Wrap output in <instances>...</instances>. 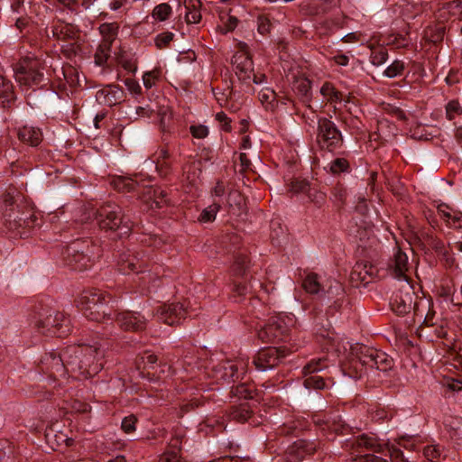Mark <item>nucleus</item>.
Instances as JSON below:
<instances>
[{"label": "nucleus", "instance_id": "obj_49", "mask_svg": "<svg viewBox=\"0 0 462 462\" xmlns=\"http://www.w3.org/2000/svg\"><path fill=\"white\" fill-rule=\"evenodd\" d=\"M231 393L240 399L252 400L254 398V389L248 383H239L233 386Z\"/></svg>", "mask_w": 462, "mask_h": 462}, {"label": "nucleus", "instance_id": "obj_16", "mask_svg": "<svg viewBox=\"0 0 462 462\" xmlns=\"http://www.w3.org/2000/svg\"><path fill=\"white\" fill-rule=\"evenodd\" d=\"M319 448L320 442L319 440L300 439L286 448L284 457L288 462H301L313 456Z\"/></svg>", "mask_w": 462, "mask_h": 462}, {"label": "nucleus", "instance_id": "obj_22", "mask_svg": "<svg viewBox=\"0 0 462 462\" xmlns=\"http://www.w3.org/2000/svg\"><path fill=\"white\" fill-rule=\"evenodd\" d=\"M316 424L328 439H333V435H344L350 431V427L338 414L325 415L323 419H318Z\"/></svg>", "mask_w": 462, "mask_h": 462}, {"label": "nucleus", "instance_id": "obj_20", "mask_svg": "<svg viewBox=\"0 0 462 462\" xmlns=\"http://www.w3.org/2000/svg\"><path fill=\"white\" fill-rule=\"evenodd\" d=\"M416 298L412 287L401 289L393 294L390 300L391 309L399 316L408 314L412 309L416 311L417 303L414 301Z\"/></svg>", "mask_w": 462, "mask_h": 462}, {"label": "nucleus", "instance_id": "obj_64", "mask_svg": "<svg viewBox=\"0 0 462 462\" xmlns=\"http://www.w3.org/2000/svg\"><path fill=\"white\" fill-rule=\"evenodd\" d=\"M276 98V93L271 88H263L259 93V100L263 104H272Z\"/></svg>", "mask_w": 462, "mask_h": 462}, {"label": "nucleus", "instance_id": "obj_39", "mask_svg": "<svg viewBox=\"0 0 462 462\" xmlns=\"http://www.w3.org/2000/svg\"><path fill=\"white\" fill-rule=\"evenodd\" d=\"M116 60L119 65L128 72L134 73L137 69V58L135 54L120 49L116 53Z\"/></svg>", "mask_w": 462, "mask_h": 462}, {"label": "nucleus", "instance_id": "obj_46", "mask_svg": "<svg viewBox=\"0 0 462 462\" xmlns=\"http://www.w3.org/2000/svg\"><path fill=\"white\" fill-rule=\"evenodd\" d=\"M319 92L326 99V103L337 104L342 101V93L337 90L330 82H325L321 86Z\"/></svg>", "mask_w": 462, "mask_h": 462}, {"label": "nucleus", "instance_id": "obj_6", "mask_svg": "<svg viewBox=\"0 0 462 462\" xmlns=\"http://www.w3.org/2000/svg\"><path fill=\"white\" fill-rule=\"evenodd\" d=\"M315 143L321 152L336 153L344 147L345 138L342 131L332 120V117L317 118Z\"/></svg>", "mask_w": 462, "mask_h": 462}, {"label": "nucleus", "instance_id": "obj_24", "mask_svg": "<svg viewBox=\"0 0 462 462\" xmlns=\"http://www.w3.org/2000/svg\"><path fill=\"white\" fill-rule=\"evenodd\" d=\"M136 366L143 375L145 371H147L148 375L151 370L154 371L152 374L153 376L155 374L159 376L161 373H165V368L168 370L171 368L166 363H162L161 360L159 361L158 356L151 350H146L137 356Z\"/></svg>", "mask_w": 462, "mask_h": 462}, {"label": "nucleus", "instance_id": "obj_42", "mask_svg": "<svg viewBox=\"0 0 462 462\" xmlns=\"http://www.w3.org/2000/svg\"><path fill=\"white\" fill-rule=\"evenodd\" d=\"M170 445L173 449L165 451L161 456L159 462H185L180 455L181 449L180 439L178 437L171 439Z\"/></svg>", "mask_w": 462, "mask_h": 462}, {"label": "nucleus", "instance_id": "obj_8", "mask_svg": "<svg viewBox=\"0 0 462 462\" xmlns=\"http://www.w3.org/2000/svg\"><path fill=\"white\" fill-rule=\"evenodd\" d=\"M371 350H374V348L363 344L357 343L352 346L349 360L344 364L343 371L350 377L360 378L365 369L372 368L374 353Z\"/></svg>", "mask_w": 462, "mask_h": 462}, {"label": "nucleus", "instance_id": "obj_23", "mask_svg": "<svg viewBox=\"0 0 462 462\" xmlns=\"http://www.w3.org/2000/svg\"><path fill=\"white\" fill-rule=\"evenodd\" d=\"M152 162L155 163V169L161 178H168L173 171L174 157L169 144L160 146L152 155Z\"/></svg>", "mask_w": 462, "mask_h": 462}, {"label": "nucleus", "instance_id": "obj_15", "mask_svg": "<svg viewBox=\"0 0 462 462\" xmlns=\"http://www.w3.org/2000/svg\"><path fill=\"white\" fill-rule=\"evenodd\" d=\"M80 377L88 378L97 374L103 368V353L94 346L81 345Z\"/></svg>", "mask_w": 462, "mask_h": 462}, {"label": "nucleus", "instance_id": "obj_52", "mask_svg": "<svg viewBox=\"0 0 462 462\" xmlns=\"http://www.w3.org/2000/svg\"><path fill=\"white\" fill-rule=\"evenodd\" d=\"M306 196L309 200L318 208H321L326 203V193L319 190L312 184L310 187V190L306 193Z\"/></svg>", "mask_w": 462, "mask_h": 462}, {"label": "nucleus", "instance_id": "obj_12", "mask_svg": "<svg viewBox=\"0 0 462 462\" xmlns=\"http://www.w3.org/2000/svg\"><path fill=\"white\" fill-rule=\"evenodd\" d=\"M346 291L343 284L335 279H328L324 283L319 300L328 305V312L337 311L343 305Z\"/></svg>", "mask_w": 462, "mask_h": 462}, {"label": "nucleus", "instance_id": "obj_45", "mask_svg": "<svg viewBox=\"0 0 462 462\" xmlns=\"http://www.w3.org/2000/svg\"><path fill=\"white\" fill-rule=\"evenodd\" d=\"M325 169L332 175L349 173L351 171L349 162L343 157H337L332 160Z\"/></svg>", "mask_w": 462, "mask_h": 462}, {"label": "nucleus", "instance_id": "obj_30", "mask_svg": "<svg viewBox=\"0 0 462 462\" xmlns=\"http://www.w3.org/2000/svg\"><path fill=\"white\" fill-rule=\"evenodd\" d=\"M17 138L24 144L31 147H38L43 140V134L39 127L23 125L18 129Z\"/></svg>", "mask_w": 462, "mask_h": 462}, {"label": "nucleus", "instance_id": "obj_1", "mask_svg": "<svg viewBox=\"0 0 462 462\" xmlns=\"http://www.w3.org/2000/svg\"><path fill=\"white\" fill-rule=\"evenodd\" d=\"M0 214L5 231L14 237L25 238L37 226L38 217L33 208L20 195H3Z\"/></svg>", "mask_w": 462, "mask_h": 462}, {"label": "nucleus", "instance_id": "obj_29", "mask_svg": "<svg viewBox=\"0 0 462 462\" xmlns=\"http://www.w3.org/2000/svg\"><path fill=\"white\" fill-rule=\"evenodd\" d=\"M418 239L420 241L423 249L427 245L439 255H448L443 240L435 235L432 228H421L419 231Z\"/></svg>", "mask_w": 462, "mask_h": 462}, {"label": "nucleus", "instance_id": "obj_9", "mask_svg": "<svg viewBox=\"0 0 462 462\" xmlns=\"http://www.w3.org/2000/svg\"><path fill=\"white\" fill-rule=\"evenodd\" d=\"M38 368L53 383L57 382V386L59 387L62 386L64 382L68 380L62 351L60 353L55 351L45 353L38 365Z\"/></svg>", "mask_w": 462, "mask_h": 462}, {"label": "nucleus", "instance_id": "obj_17", "mask_svg": "<svg viewBox=\"0 0 462 462\" xmlns=\"http://www.w3.org/2000/svg\"><path fill=\"white\" fill-rule=\"evenodd\" d=\"M156 315L161 321L167 325H179L189 315L188 302L184 300L183 302L164 303L158 307Z\"/></svg>", "mask_w": 462, "mask_h": 462}, {"label": "nucleus", "instance_id": "obj_11", "mask_svg": "<svg viewBox=\"0 0 462 462\" xmlns=\"http://www.w3.org/2000/svg\"><path fill=\"white\" fill-rule=\"evenodd\" d=\"M293 351L287 346L263 347L254 356L253 364L258 371L265 372L272 370L278 366Z\"/></svg>", "mask_w": 462, "mask_h": 462}, {"label": "nucleus", "instance_id": "obj_33", "mask_svg": "<svg viewBox=\"0 0 462 462\" xmlns=\"http://www.w3.org/2000/svg\"><path fill=\"white\" fill-rule=\"evenodd\" d=\"M16 100L14 85L11 80L0 75V103L4 108L10 107Z\"/></svg>", "mask_w": 462, "mask_h": 462}, {"label": "nucleus", "instance_id": "obj_60", "mask_svg": "<svg viewBox=\"0 0 462 462\" xmlns=\"http://www.w3.org/2000/svg\"><path fill=\"white\" fill-rule=\"evenodd\" d=\"M161 71L159 69H153L147 71L143 76V85L147 89H150L155 85V82L160 79Z\"/></svg>", "mask_w": 462, "mask_h": 462}, {"label": "nucleus", "instance_id": "obj_19", "mask_svg": "<svg viewBox=\"0 0 462 462\" xmlns=\"http://www.w3.org/2000/svg\"><path fill=\"white\" fill-rule=\"evenodd\" d=\"M148 259L143 253H124L117 260L118 271L123 274L143 273L148 267Z\"/></svg>", "mask_w": 462, "mask_h": 462}, {"label": "nucleus", "instance_id": "obj_63", "mask_svg": "<svg viewBox=\"0 0 462 462\" xmlns=\"http://www.w3.org/2000/svg\"><path fill=\"white\" fill-rule=\"evenodd\" d=\"M258 32L265 35L271 32L272 23L265 15H259L257 18Z\"/></svg>", "mask_w": 462, "mask_h": 462}, {"label": "nucleus", "instance_id": "obj_58", "mask_svg": "<svg viewBox=\"0 0 462 462\" xmlns=\"http://www.w3.org/2000/svg\"><path fill=\"white\" fill-rule=\"evenodd\" d=\"M252 285L250 282H235L233 287V298L243 297L248 293H251Z\"/></svg>", "mask_w": 462, "mask_h": 462}, {"label": "nucleus", "instance_id": "obj_44", "mask_svg": "<svg viewBox=\"0 0 462 462\" xmlns=\"http://www.w3.org/2000/svg\"><path fill=\"white\" fill-rule=\"evenodd\" d=\"M250 265L249 256L245 253H237L235 256L232 267L233 273L236 276H246Z\"/></svg>", "mask_w": 462, "mask_h": 462}, {"label": "nucleus", "instance_id": "obj_41", "mask_svg": "<svg viewBox=\"0 0 462 462\" xmlns=\"http://www.w3.org/2000/svg\"><path fill=\"white\" fill-rule=\"evenodd\" d=\"M99 32L102 36L100 42L113 45L118 34L119 26L116 23H104L100 24Z\"/></svg>", "mask_w": 462, "mask_h": 462}, {"label": "nucleus", "instance_id": "obj_54", "mask_svg": "<svg viewBox=\"0 0 462 462\" xmlns=\"http://www.w3.org/2000/svg\"><path fill=\"white\" fill-rule=\"evenodd\" d=\"M442 451V447L438 444L427 445L423 448V455L430 462L437 461L440 457Z\"/></svg>", "mask_w": 462, "mask_h": 462}, {"label": "nucleus", "instance_id": "obj_43", "mask_svg": "<svg viewBox=\"0 0 462 462\" xmlns=\"http://www.w3.org/2000/svg\"><path fill=\"white\" fill-rule=\"evenodd\" d=\"M112 45L100 42L94 53V63L99 67L108 66V61L111 59Z\"/></svg>", "mask_w": 462, "mask_h": 462}, {"label": "nucleus", "instance_id": "obj_27", "mask_svg": "<svg viewBox=\"0 0 462 462\" xmlns=\"http://www.w3.org/2000/svg\"><path fill=\"white\" fill-rule=\"evenodd\" d=\"M106 298L113 300L112 296L106 291L92 288L83 291L76 302L78 308L82 311L83 315H85V312L91 310L97 302H99L100 300H106Z\"/></svg>", "mask_w": 462, "mask_h": 462}, {"label": "nucleus", "instance_id": "obj_57", "mask_svg": "<svg viewBox=\"0 0 462 462\" xmlns=\"http://www.w3.org/2000/svg\"><path fill=\"white\" fill-rule=\"evenodd\" d=\"M370 59L373 65L380 66L387 60L388 51L384 48L373 49Z\"/></svg>", "mask_w": 462, "mask_h": 462}, {"label": "nucleus", "instance_id": "obj_3", "mask_svg": "<svg viewBox=\"0 0 462 462\" xmlns=\"http://www.w3.org/2000/svg\"><path fill=\"white\" fill-rule=\"evenodd\" d=\"M97 224L101 231L114 236V238L128 236L133 222L119 205L107 202L100 206L96 212Z\"/></svg>", "mask_w": 462, "mask_h": 462}, {"label": "nucleus", "instance_id": "obj_37", "mask_svg": "<svg viewBox=\"0 0 462 462\" xmlns=\"http://www.w3.org/2000/svg\"><path fill=\"white\" fill-rule=\"evenodd\" d=\"M439 12L440 18L462 20V0H453L444 4Z\"/></svg>", "mask_w": 462, "mask_h": 462}, {"label": "nucleus", "instance_id": "obj_2", "mask_svg": "<svg viewBox=\"0 0 462 462\" xmlns=\"http://www.w3.org/2000/svg\"><path fill=\"white\" fill-rule=\"evenodd\" d=\"M43 61L34 55L21 58L13 64L14 77L20 89L29 97L36 89H45L50 80L44 75Z\"/></svg>", "mask_w": 462, "mask_h": 462}, {"label": "nucleus", "instance_id": "obj_61", "mask_svg": "<svg viewBox=\"0 0 462 462\" xmlns=\"http://www.w3.org/2000/svg\"><path fill=\"white\" fill-rule=\"evenodd\" d=\"M137 421L138 420L134 414L125 417L121 423L122 430L127 434L133 433L136 429Z\"/></svg>", "mask_w": 462, "mask_h": 462}, {"label": "nucleus", "instance_id": "obj_13", "mask_svg": "<svg viewBox=\"0 0 462 462\" xmlns=\"http://www.w3.org/2000/svg\"><path fill=\"white\" fill-rule=\"evenodd\" d=\"M291 330L285 322L279 319H272L257 332L258 338L263 343L287 342L291 339Z\"/></svg>", "mask_w": 462, "mask_h": 462}, {"label": "nucleus", "instance_id": "obj_34", "mask_svg": "<svg viewBox=\"0 0 462 462\" xmlns=\"http://www.w3.org/2000/svg\"><path fill=\"white\" fill-rule=\"evenodd\" d=\"M111 185L119 192L129 193L138 190L139 183L136 180L126 176H115Z\"/></svg>", "mask_w": 462, "mask_h": 462}, {"label": "nucleus", "instance_id": "obj_48", "mask_svg": "<svg viewBox=\"0 0 462 462\" xmlns=\"http://www.w3.org/2000/svg\"><path fill=\"white\" fill-rule=\"evenodd\" d=\"M0 462H17L14 447L8 440L0 441Z\"/></svg>", "mask_w": 462, "mask_h": 462}, {"label": "nucleus", "instance_id": "obj_14", "mask_svg": "<svg viewBox=\"0 0 462 462\" xmlns=\"http://www.w3.org/2000/svg\"><path fill=\"white\" fill-rule=\"evenodd\" d=\"M240 51L236 52L231 59V64L239 81L250 84L254 72V61L245 42H240Z\"/></svg>", "mask_w": 462, "mask_h": 462}, {"label": "nucleus", "instance_id": "obj_32", "mask_svg": "<svg viewBox=\"0 0 462 462\" xmlns=\"http://www.w3.org/2000/svg\"><path fill=\"white\" fill-rule=\"evenodd\" d=\"M112 300H109V298H106V300H100L99 302H97L95 304V307L91 309V310H88V312H85V317L92 321L96 322H102L105 320H110L113 321V317H111V313L108 312V303Z\"/></svg>", "mask_w": 462, "mask_h": 462}, {"label": "nucleus", "instance_id": "obj_50", "mask_svg": "<svg viewBox=\"0 0 462 462\" xmlns=\"http://www.w3.org/2000/svg\"><path fill=\"white\" fill-rule=\"evenodd\" d=\"M311 183L306 180L294 178L288 185V191L293 195L305 194L310 190Z\"/></svg>", "mask_w": 462, "mask_h": 462}, {"label": "nucleus", "instance_id": "obj_10", "mask_svg": "<svg viewBox=\"0 0 462 462\" xmlns=\"http://www.w3.org/2000/svg\"><path fill=\"white\" fill-rule=\"evenodd\" d=\"M328 367V358H313L302 369L304 375L303 385L309 390H324L333 384L330 378H325L319 373Z\"/></svg>", "mask_w": 462, "mask_h": 462}, {"label": "nucleus", "instance_id": "obj_25", "mask_svg": "<svg viewBox=\"0 0 462 462\" xmlns=\"http://www.w3.org/2000/svg\"><path fill=\"white\" fill-rule=\"evenodd\" d=\"M387 267L393 276L399 280L407 281L408 276L406 273L409 270L408 255L398 244L393 248V254L388 261Z\"/></svg>", "mask_w": 462, "mask_h": 462}, {"label": "nucleus", "instance_id": "obj_55", "mask_svg": "<svg viewBox=\"0 0 462 462\" xmlns=\"http://www.w3.org/2000/svg\"><path fill=\"white\" fill-rule=\"evenodd\" d=\"M446 118L449 121L455 119L456 116L462 115V106L458 100L452 99L445 106Z\"/></svg>", "mask_w": 462, "mask_h": 462}, {"label": "nucleus", "instance_id": "obj_56", "mask_svg": "<svg viewBox=\"0 0 462 462\" xmlns=\"http://www.w3.org/2000/svg\"><path fill=\"white\" fill-rule=\"evenodd\" d=\"M171 14V7L168 4H160L152 11V16L159 21L167 20Z\"/></svg>", "mask_w": 462, "mask_h": 462}, {"label": "nucleus", "instance_id": "obj_28", "mask_svg": "<svg viewBox=\"0 0 462 462\" xmlns=\"http://www.w3.org/2000/svg\"><path fill=\"white\" fill-rule=\"evenodd\" d=\"M125 91L116 85H107L98 90L96 95L97 101L104 106H113L125 100Z\"/></svg>", "mask_w": 462, "mask_h": 462}, {"label": "nucleus", "instance_id": "obj_18", "mask_svg": "<svg viewBox=\"0 0 462 462\" xmlns=\"http://www.w3.org/2000/svg\"><path fill=\"white\" fill-rule=\"evenodd\" d=\"M113 321L125 331L142 332L147 327L148 319L141 312L125 310L115 313Z\"/></svg>", "mask_w": 462, "mask_h": 462}, {"label": "nucleus", "instance_id": "obj_21", "mask_svg": "<svg viewBox=\"0 0 462 462\" xmlns=\"http://www.w3.org/2000/svg\"><path fill=\"white\" fill-rule=\"evenodd\" d=\"M47 37L57 41H76L79 37L80 30L71 23H66L62 19L52 21L50 28L45 29Z\"/></svg>", "mask_w": 462, "mask_h": 462}, {"label": "nucleus", "instance_id": "obj_5", "mask_svg": "<svg viewBox=\"0 0 462 462\" xmlns=\"http://www.w3.org/2000/svg\"><path fill=\"white\" fill-rule=\"evenodd\" d=\"M32 324L37 332L49 337H65L72 330L70 319L64 312L48 307L34 315Z\"/></svg>", "mask_w": 462, "mask_h": 462}, {"label": "nucleus", "instance_id": "obj_35", "mask_svg": "<svg viewBox=\"0 0 462 462\" xmlns=\"http://www.w3.org/2000/svg\"><path fill=\"white\" fill-rule=\"evenodd\" d=\"M365 261L357 262L350 273V282L352 286L359 287L360 285L366 286L370 280L367 278V271L365 270Z\"/></svg>", "mask_w": 462, "mask_h": 462}, {"label": "nucleus", "instance_id": "obj_26", "mask_svg": "<svg viewBox=\"0 0 462 462\" xmlns=\"http://www.w3.org/2000/svg\"><path fill=\"white\" fill-rule=\"evenodd\" d=\"M82 353L81 345L69 346L62 349L64 366L67 370V375L70 374L72 377L79 378L80 370V356Z\"/></svg>", "mask_w": 462, "mask_h": 462}, {"label": "nucleus", "instance_id": "obj_47", "mask_svg": "<svg viewBox=\"0 0 462 462\" xmlns=\"http://www.w3.org/2000/svg\"><path fill=\"white\" fill-rule=\"evenodd\" d=\"M253 414L252 410L250 409L247 403L240 404L239 406H234L230 411L229 416L232 420L244 423L251 418Z\"/></svg>", "mask_w": 462, "mask_h": 462}, {"label": "nucleus", "instance_id": "obj_38", "mask_svg": "<svg viewBox=\"0 0 462 462\" xmlns=\"http://www.w3.org/2000/svg\"><path fill=\"white\" fill-rule=\"evenodd\" d=\"M245 374V365L241 364H231L228 363L223 367L221 379L226 383H235L240 378L243 379V375Z\"/></svg>", "mask_w": 462, "mask_h": 462}, {"label": "nucleus", "instance_id": "obj_7", "mask_svg": "<svg viewBox=\"0 0 462 462\" xmlns=\"http://www.w3.org/2000/svg\"><path fill=\"white\" fill-rule=\"evenodd\" d=\"M351 447L358 453L374 451L383 456H388L392 462H409L403 452L389 442H383L374 434H361L351 440Z\"/></svg>", "mask_w": 462, "mask_h": 462}, {"label": "nucleus", "instance_id": "obj_36", "mask_svg": "<svg viewBox=\"0 0 462 462\" xmlns=\"http://www.w3.org/2000/svg\"><path fill=\"white\" fill-rule=\"evenodd\" d=\"M324 283L319 281V276L316 273H308L302 279L301 286L303 290L310 294L319 296Z\"/></svg>", "mask_w": 462, "mask_h": 462}, {"label": "nucleus", "instance_id": "obj_40", "mask_svg": "<svg viewBox=\"0 0 462 462\" xmlns=\"http://www.w3.org/2000/svg\"><path fill=\"white\" fill-rule=\"evenodd\" d=\"M371 351L374 353L372 368H375L382 372H387L392 369L393 366V359L392 357H390L386 353L375 348Z\"/></svg>", "mask_w": 462, "mask_h": 462}, {"label": "nucleus", "instance_id": "obj_31", "mask_svg": "<svg viewBox=\"0 0 462 462\" xmlns=\"http://www.w3.org/2000/svg\"><path fill=\"white\" fill-rule=\"evenodd\" d=\"M292 88L300 95V101L305 104L306 107L312 110L310 102L312 100L311 81L304 76L294 77Z\"/></svg>", "mask_w": 462, "mask_h": 462}, {"label": "nucleus", "instance_id": "obj_59", "mask_svg": "<svg viewBox=\"0 0 462 462\" xmlns=\"http://www.w3.org/2000/svg\"><path fill=\"white\" fill-rule=\"evenodd\" d=\"M207 427L211 428L213 434H217L226 430L224 418H208L205 421Z\"/></svg>", "mask_w": 462, "mask_h": 462}, {"label": "nucleus", "instance_id": "obj_4", "mask_svg": "<svg viewBox=\"0 0 462 462\" xmlns=\"http://www.w3.org/2000/svg\"><path fill=\"white\" fill-rule=\"evenodd\" d=\"M101 254L100 245L88 238H79L67 246L64 258L71 269L81 272L90 268Z\"/></svg>", "mask_w": 462, "mask_h": 462}, {"label": "nucleus", "instance_id": "obj_53", "mask_svg": "<svg viewBox=\"0 0 462 462\" xmlns=\"http://www.w3.org/2000/svg\"><path fill=\"white\" fill-rule=\"evenodd\" d=\"M404 69V62L400 60H395L391 65H389L385 69L383 75L386 76L387 78L393 79L395 77L402 75Z\"/></svg>", "mask_w": 462, "mask_h": 462}, {"label": "nucleus", "instance_id": "obj_62", "mask_svg": "<svg viewBox=\"0 0 462 462\" xmlns=\"http://www.w3.org/2000/svg\"><path fill=\"white\" fill-rule=\"evenodd\" d=\"M173 38L174 34L171 32H162L155 37V45L158 49H164L170 44Z\"/></svg>", "mask_w": 462, "mask_h": 462}, {"label": "nucleus", "instance_id": "obj_51", "mask_svg": "<svg viewBox=\"0 0 462 462\" xmlns=\"http://www.w3.org/2000/svg\"><path fill=\"white\" fill-rule=\"evenodd\" d=\"M220 208V204L214 201L211 205L202 210L199 217V221L202 223L213 222L216 218L217 213Z\"/></svg>", "mask_w": 462, "mask_h": 462}]
</instances>
